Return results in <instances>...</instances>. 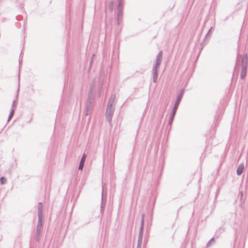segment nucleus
Wrapping results in <instances>:
<instances>
[{"mask_svg":"<svg viewBox=\"0 0 248 248\" xmlns=\"http://www.w3.org/2000/svg\"><path fill=\"white\" fill-rule=\"evenodd\" d=\"M143 230H141V229H140L137 248H140L141 245L143 233Z\"/></svg>","mask_w":248,"mask_h":248,"instance_id":"nucleus-8","label":"nucleus"},{"mask_svg":"<svg viewBox=\"0 0 248 248\" xmlns=\"http://www.w3.org/2000/svg\"><path fill=\"white\" fill-rule=\"evenodd\" d=\"M42 229L36 228L35 239L38 241L40 238Z\"/></svg>","mask_w":248,"mask_h":248,"instance_id":"nucleus-15","label":"nucleus"},{"mask_svg":"<svg viewBox=\"0 0 248 248\" xmlns=\"http://www.w3.org/2000/svg\"><path fill=\"white\" fill-rule=\"evenodd\" d=\"M104 185L102 186V203L101 205V208L102 209L104 208L105 203H104Z\"/></svg>","mask_w":248,"mask_h":248,"instance_id":"nucleus-16","label":"nucleus"},{"mask_svg":"<svg viewBox=\"0 0 248 248\" xmlns=\"http://www.w3.org/2000/svg\"><path fill=\"white\" fill-rule=\"evenodd\" d=\"M86 155L85 154H84L82 156V158L81 159V160H80V163H79V167H78V170H83V167H84V163H85V159H86Z\"/></svg>","mask_w":248,"mask_h":248,"instance_id":"nucleus-9","label":"nucleus"},{"mask_svg":"<svg viewBox=\"0 0 248 248\" xmlns=\"http://www.w3.org/2000/svg\"><path fill=\"white\" fill-rule=\"evenodd\" d=\"M6 179L4 177L0 178V183L1 184H4L6 182Z\"/></svg>","mask_w":248,"mask_h":248,"instance_id":"nucleus-18","label":"nucleus"},{"mask_svg":"<svg viewBox=\"0 0 248 248\" xmlns=\"http://www.w3.org/2000/svg\"><path fill=\"white\" fill-rule=\"evenodd\" d=\"M244 169V165L243 164H241L239 165L237 170V174L240 175L242 174Z\"/></svg>","mask_w":248,"mask_h":248,"instance_id":"nucleus-13","label":"nucleus"},{"mask_svg":"<svg viewBox=\"0 0 248 248\" xmlns=\"http://www.w3.org/2000/svg\"><path fill=\"white\" fill-rule=\"evenodd\" d=\"M214 241H215V239H214V237L212 238L211 239V240H210V241L209 242V243H208V244H207V246H209V245H210V244L211 243L214 242Z\"/></svg>","mask_w":248,"mask_h":248,"instance_id":"nucleus-19","label":"nucleus"},{"mask_svg":"<svg viewBox=\"0 0 248 248\" xmlns=\"http://www.w3.org/2000/svg\"><path fill=\"white\" fill-rule=\"evenodd\" d=\"M104 77L103 76H101L98 79V96L100 97L102 95V85L103 84V81Z\"/></svg>","mask_w":248,"mask_h":248,"instance_id":"nucleus-6","label":"nucleus"},{"mask_svg":"<svg viewBox=\"0 0 248 248\" xmlns=\"http://www.w3.org/2000/svg\"><path fill=\"white\" fill-rule=\"evenodd\" d=\"M43 206L41 202L38 205V216H43Z\"/></svg>","mask_w":248,"mask_h":248,"instance_id":"nucleus-12","label":"nucleus"},{"mask_svg":"<svg viewBox=\"0 0 248 248\" xmlns=\"http://www.w3.org/2000/svg\"><path fill=\"white\" fill-rule=\"evenodd\" d=\"M183 95V93L177 96L173 110L172 111V113L170 116L169 124H171L172 123L173 120L174 119V117L175 116V114L176 113V110L178 107L179 104L181 101V98L182 97Z\"/></svg>","mask_w":248,"mask_h":248,"instance_id":"nucleus-4","label":"nucleus"},{"mask_svg":"<svg viewBox=\"0 0 248 248\" xmlns=\"http://www.w3.org/2000/svg\"><path fill=\"white\" fill-rule=\"evenodd\" d=\"M38 221L37 225L36 228L42 229L43 224V216H38Z\"/></svg>","mask_w":248,"mask_h":248,"instance_id":"nucleus-14","label":"nucleus"},{"mask_svg":"<svg viewBox=\"0 0 248 248\" xmlns=\"http://www.w3.org/2000/svg\"><path fill=\"white\" fill-rule=\"evenodd\" d=\"M115 97L112 95L108 101V107L106 110V120L110 123L112 120V116L114 113L115 107Z\"/></svg>","mask_w":248,"mask_h":248,"instance_id":"nucleus-3","label":"nucleus"},{"mask_svg":"<svg viewBox=\"0 0 248 248\" xmlns=\"http://www.w3.org/2000/svg\"><path fill=\"white\" fill-rule=\"evenodd\" d=\"M94 91L95 87L94 83H93L91 85V88L90 90V92L89 93V96L87 100V102L86 104V112L85 115H89L93 108V102L94 100Z\"/></svg>","mask_w":248,"mask_h":248,"instance_id":"nucleus-2","label":"nucleus"},{"mask_svg":"<svg viewBox=\"0 0 248 248\" xmlns=\"http://www.w3.org/2000/svg\"><path fill=\"white\" fill-rule=\"evenodd\" d=\"M240 61H241V65L242 66L240 78L241 79H244L246 77L247 73L248 58L247 57L245 58L240 55L238 54L234 69L235 70H236V68L238 66Z\"/></svg>","mask_w":248,"mask_h":248,"instance_id":"nucleus-1","label":"nucleus"},{"mask_svg":"<svg viewBox=\"0 0 248 248\" xmlns=\"http://www.w3.org/2000/svg\"><path fill=\"white\" fill-rule=\"evenodd\" d=\"M158 68L153 67L152 71L153 74V81L156 82L158 78Z\"/></svg>","mask_w":248,"mask_h":248,"instance_id":"nucleus-10","label":"nucleus"},{"mask_svg":"<svg viewBox=\"0 0 248 248\" xmlns=\"http://www.w3.org/2000/svg\"><path fill=\"white\" fill-rule=\"evenodd\" d=\"M118 0V5H123V2L124 0Z\"/></svg>","mask_w":248,"mask_h":248,"instance_id":"nucleus-20","label":"nucleus"},{"mask_svg":"<svg viewBox=\"0 0 248 248\" xmlns=\"http://www.w3.org/2000/svg\"><path fill=\"white\" fill-rule=\"evenodd\" d=\"M113 2H113V1H111V4H113Z\"/></svg>","mask_w":248,"mask_h":248,"instance_id":"nucleus-21","label":"nucleus"},{"mask_svg":"<svg viewBox=\"0 0 248 248\" xmlns=\"http://www.w3.org/2000/svg\"><path fill=\"white\" fill-rule=\"evenodd\" d=\"M144 215H142L140 226V229H141V230H143V228H144Z\"/></svg>","mask_w":248,"mask_h":248,"instance_id":"nucleus-17","label":"nucleus"},{"mask_svg":"<svg viewBox=\"0 0 248 248\" xmlns=\"http://www.w3.org/2000/svg\"><path fill=\"white\" fill-rule=\"evenodd\" d=\"M117 11V23L119 25L120 23L121 20L122 19L123 5H118Z\"/></svg>","mask_w":248,"mask_h":248,"instance_id":"nucleus-5","label":"nucleus"},{"mask_svg":"<svg viewBox=\"0 0 248 248\" xmlns=\"http://www.w3.org/2000/svg\"><path fill=\"white\" fill-rule=\"evenodd\" d=\"M15 103H16V101L15 100H14L13 102V105H12V110L9 115V117H8V122L10 121V120L12 119V117L13 116L14 114V112H15V109L16 108V107L15 106Z\"/></svg>","mask_w":248,"mask_h":248,"instance_id":"nucleus-11","label":"nucleus"},{"mask_svg":"<svg viewBox=\"0 0 248 248\" xmlns=\"http://www.w3.org/2000/svg\"><path fill=\"white\" fill-rule=\"evenodd\" d=\"M162 55H163L162 51H160L157 56L156 59L155 61V63L153 67L159 68L160 64L162 61Z\"/></svg>","mask_w":248,"mask_h":248,"instance_id":"nucleus-7","label":"nucleus"}]
</instances>
